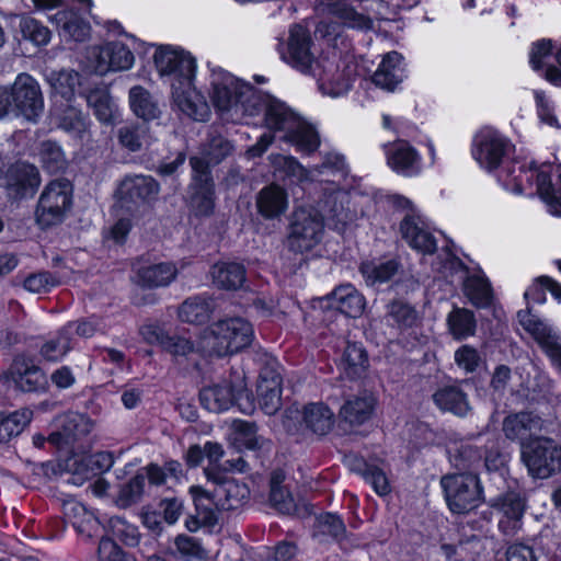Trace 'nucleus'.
Wrapping results in <instances>:
<instances>
[{"mask_svg":"<svg viewBox=\"0 0 561 561\" xmlns=\"http://www.w3.org/2000/svg\"><path fill=\"white\" fill-rule=\"evenodd\" d=\"M403 79L402 56L390 51L382 58L373 75V82L387 91H393Z\"/></svg>","mask_w":561,"mask_h":561,"instance_id":"cd10ccee","label":"nucleus"},{"mask_svg":"<svg viewBox=\"0 0 561 561\" xmlns=\"http://www.w3.org/2000/svg\"><path fill=\"white\" fill-rule=\"evenodd\" d=\"M259 213L266 219H274L282 216L288 207L286 191L272 184L262 188L256 198Z\"/></svg>","mask_w":561,"mask_h":561,"instance_id":"c85d7f7f","label":"nucleus"},{"mask_svg":"<svg viewBox=\"0 0 561 561\" xmlns=\"http://www.w3.org/2000/svg\"><path fill=\"white\" fill-rule=\"evenodd\" d=\"M481 459V451L469 444L461 445L450 456V461L454 467L462 472H471Z\"/></svg>","mask_w":561,"mask_h":561,"instance_id":"6e6d98bb","label":"nucleus"},{"mask_svg":"<svg viewBox=\"0 0 561 561\" xmlns=\"http://www.w3.org/2000/svg\"><path fill=\"white\" fill-rule=\"evenodd\" d=\"M358 471L378 495L386 496L391 492L390 482L386 473L376 465L363 462Z\"/></svg>","mask_w":561,"mask_h":561,"instance_id":"864d4df0","label":"nucleus"},{"mask_svg":"<svg viewBox=\"0 0 561 561\" xmlns=\"http://www.w3.org/2000/svg\"><path fill=\"white\" fill-rule=\"evenodd\" d=\"M175 552L185 561L199 560L205 557V551L201 543L193 537L186 535H179L174 538Z\"/></svg>","mask_w":561,"mask_h":561,"instance_id":"bf43d9fd","label":"nucleus"},{"mask_svg":"<svg viewBox=\"0 0 561 561\" xmlns=\"http://www.w3.org/2000/svg\"><path fill=\"white\" fill-rule=\"evenodd\" d=\"M214 283L224 289H238L245 280L244 266L236 262L216 263L210 271Z\"/></svg>","mask_w":561,"mask_h":561,"instance_id":"72a5a7b5","label":"nucleus"},{"mask_svg":"<svg viewBox=\"0 0 561 561\" xmlns=\"http://www.w3.org/2000/svg\"><path fill=\"white\" fill-rule=\"evenodd\" d=\"M159 192L158 183L147 175H128L118 185L117 196L123 205L138 206L154 198Z\"/></svg>","mask_w":561,"mask_h":561,"instance_id":"2eb2a0df","label":"nucleus"},{"mask_svg":"<svg viewBox=\"0 0 561 561\" xmlns=\"http://www.w3.org/2000/svg\"><path fill=\"white\" fill-rule=\"evenodd\" d=\"M311 36L307 28L301 25H294L289 30L287 44L279 43L278 51L282 59L304 73L312 71L316 62L311 51Z\"/></svg>","mask_w":561,"mask_h":561,"instance_id":"9d476101","label":"nucleus"},{"mask_svg":"<svg viewBox=\"0 0 561 561\" xmlns=\"http://www.w3.org/2000/svg\"><path fill=\"white\" fill-rule=\"evenodd\" d=\"M95 71L104 75L108 71L127 70L134 64V54L123 43L111 42L93 49Z\"/></svg>","mask_w":561,"mask_h":561,"instance_id":"dca6fc26","label":"nucleus"},{"mask_svg":"<svg viewBox=\"0 0 561 561\" xmlns=\"http://www.w3.org/2000/svg\"><path fill=\"white\" fill-rule=\"evenodd\" d=\"M463 293L478 308H486L492 302L491 285L484 276H468L463 283Z\"/></svg>","mask_w":561,"mask_h":561,"instance_id":"c03bdc74","label":"nucleus"},{"mask_svg":"<svg viewBox=\"0 0 561 561\" xmlns=\"http://www.w3.org/2000/svg\"><path fill=\"white\" fill-rule=\"evenodd\" d=\"M234 390L227 381L205 387L199 392L202 405L210 412H222L233 404Z\"/></svg>","mask_w":561,"mask_h":561,"instance_id":"7c9ffc66","label":"nucleus"},{"mask_svg":"<svg viewBox=\"0 0 561 561\" xmlns=\"http://www.w3.org/2000/svg\"><path fill=\"white\" fill-rule=\"evenodd\" d=\"M56 20L62 23L64 33L76 42H82L90 35V25L72 12H58Z\"/></svg>","mask_w":561,"mask_h":561,"instance_id":"8fccbe9b","label":"nucleus"},{"mask_svg":"<svg viewBox=\"0 0 561 561\" xmlns=\"http://www.w3.org/2000/svg\"><path fill=\"white\" fill-rule=\"evenodd\" d=\"M118 142L130 152L139 151L150 142L149 126L146 122L127 124L117 130Z\"/></svg>","mask_w":561,"mask_h":561,"instance_id":"a19ab883","label":"nucleus"},{"mask_svg":"<svg viewBox=\"0 0 561 561\" xmlns=\"http://www.w3.org/2000/svg\"><path fill=\"white\" fill-rule=\"evenodd\" d=\"M19 28L25 39L42 46L50 41V31L31 16H23L20 20Z\"/></svg>","mask_w":561,"mask_h":561,"instance_id":"5fc2aeb1","label":"nucleus"},{"mask_svg":"<svg viewBox=\"0 0 561 561\" xmlns=\"http://www.w3.org/2000/svg\"><path fill=\"white\" fill-rule=\"evenodd\" d=\"M283 170L285 174L290 178L293 181L297 183H304L307 181H311L313 171L307 170L304 165H301L295 158L293 157H284L283 159Z\"/></svg>","mask_w":561,"mask_h":561,"instance_id":"338daca9","label":"nucleus"},{"mask_svg":"<svg viewBox=\"0 0 561 561\" xmlns=\"http://www.w3.org/2000/svg\"><path fill=\"white\" fill-rule=\"evenodd\" d=\"M433 401L439 410L459 416L466 415L470 409L467 394L456 386L437 389L433 394Z\"/></svg>","mask_w":561,"mask_h":561,"instance_id":"2f4dec72","label":"nucleus"},{"mask_svg":"<svg viewBox=\"0 0 561 561\" xmlns=\"http://www.w3.org/2000/svg\"><path fill=\"white\" fill-rule=\"evenodd\" d=\"M10 378L16 388L25 392L43 388L45 376L42 369L24 357H16L10 369Z\"/></svg>","mask_w":561,"mask_h":561,"instance_id":"b1692460","label":"nucleus"},{"mask_svg":"<svg viewBox=\"0 0 561 561\" xmlns=\"http://www.w3.org/2000/svg\"><path fill=\"white\" fill-rule=\"evenodd\" d=\"M282 378L279 375L266 373L260 375L257 382V401L262 411L267 415L275 414L282 405Z\"/></svg>","mask_w":561,"mask_h":561,"instance_id":"a878e982","label":"nucleus"},{"mask_svg":"<svg viewBox=\"0 0 561 561\" xmlns=\"http://www.w3.org/2000/svg\"><path fill=\"white\" fill-rule=\"evenodd\" d=\"M543 421L530 412H519L506 416L503 421V433L510 440L528 442L533 434L542 430Z\"/></svg>","mask_w":561,"mask_h":561,"instance_id":"412c9836","label":"nucleus"},{"mask_svg":"<svg viewBox=\"0 0 561 561\" xmlns=\"http://www.w3.org/2000/svg\"><path fill=\"white\" fill-rule=\"evenodd\" d=\"M513 144L500 131L484 127L480 129L472 142V156L485 170L497 169L510 157Z\"/></svg>","mask_w":561,"mask_h":561,"instance_id":"6e6552de","label":"nucleus"},{"mask_svg":"<svg viewBox=\"0 0 561 561\" xmlns=\"http://www.w3.org/2000/svg\"><path fill=\"white\" fill-rule=\"evenodd\" d=\"M264 112V124L274 133H283V139L298 147L299 150L312 152L320 145L316 129L296 114L284 102L262 98L259 113Z\"/></svg>","mask_w":561,"mask_h":561,"instance_id":"f03ea898","label":"nucleus"},{"mask_svg":"<svg viewBox=\"0 0 561 561\" xmlns=\"http://www.w3.org/2000/svg\"><path fill=\"white\" fill-rule=\"evenodd\" d=\"M233 151L232 144L224 138L222 136H213L204 144L201 148V156H194L193 158H199L207 165L209 171L210 165L220 163L224 159L230 156Z\"/></svg>","mask_w":561,"mask_h":561,"instance_id":"a18cd8bd","label":"nucleus"},{"mask_svg":"<svg viewBox=\"0 0 561 561\" xmlns=\"http://www.w3.org/2000/svg\"><path fill=\"white\" fill-rule=\"evenodd\" d=\"M520 460L534 479H549L561 471V445L553 438L536 436L522 443Z\"/></svg>","mask_w":561,"mask_h":561,"instance_id":"20e7f679","label":"nucleus"},{"mask_svg":"<svg viewBox=\"0 0 561 561\" xmlns=\"http://www.w3.org/2000/svg\"><path fill=\"white\" fill-rule=\"evenodd\" d=\"M356 76V66L343 60L335 66L324 68L320 80L322 85H329L332 95L337 96L350 90Z\"/></svg>","mask_w":561,"mask_h":561,"instance_id":"393cba45","label":"nucleus"},{"mask_svg":"<svg viewBox=\"0 0 561 561\" xmlns=\"http://www.w3.org/2000/svg\"><path fill=\"white\" fill-rule=\"evenodd\" d=\"M99 561H136V559L126 552L111 538L103 537L98 548Z\"/></svg>","mask_w":561,"mask_h":561,"instance_id":"e2e57ef3","label":"nucleus"},{"mask_svg":"<svg viewBox=\"0 0 561 561\" xmlns=\"http://www.w3.org/2000/svg\"><path fill=\"white\" fill-rule=\"evenodd\" d=\"M386 156L388 165L399 174L412 176L421 171V157L408 141L398 140L386 146Z\"/></svg>","mask_w":561,"mask_h":561,"instance_id":"a211bd4d","label":"nucleus"},{"mask_svg":"<svg viewBox=\"0 0 561 561\" xmlns=\"http://www.w3.org/2000/svg\"><path fill=\"white\" fill-rule=\"evenodd\" d=\"M537 191L551 214L561 216V164L536 168Z\"/></svg>","mask_w":561,"mask_h":561,"instance_id":"4468645a","label":"nucleus"},{"mask_svg":"<svg viewBox=\"0 0 561 561\" xmlns=\"http://www.w3.org/2000/svg\"><path fill=\"white\" fill-rule=\"evenodd\" d=\"M162 350L170 354L175 362H180L181 358H187L195 351H198V346L195 347L188 337L169 334Z\"/></svg>","mask_w":561,"mask_h":561,"instance_id":"13d9d810","label":"nucleus"},{"mask_svg":"<svg viewBox=\"0 0 561 561\" xmlns=\"http://www.w3.org/2000/svg\"><path fill=\"white\" fill-rule=\"evenodd\" d=\"M341 365L348 378L360 377L368 367V358L364 347L357 343H347L342 355Z\"/></svg>","mask_w":561,"mask_h":561,"instance_id":"37998d69","label":"nucleus"},{"mask_svg":"<svg viewBox=\"0 0 561 561\" xmlns=\"http://www.w3.org/2000/svg\"><path fill=\"white\" fill-rule=\"evenodd\" d=\"M503 517L499 522L500 529L505 535H515L520 528V519L525 510V501L517 492H506L500 495L493 503Z\"/></svg>","mask_w":561,"mask_h":561,"instance_id":"aec40b11","label":"nucleus"},{"mask_svg":"<svg viewBox=\"0 0 561 561\" xmlns=\"http://www.w3.org/2000/svg\"><path fill=\"white\" fill-rule=\"evenodd\" d=\"M553 48L552 41L546 38L535 42L531 46L529 54L530 66L535 71H541L542 77L547 68L543 60L552 54Z\"/></svg>","mask_w":561,"mask_h":561,"instance_id":"680f3d73","label":"nucleus"},{"mask_svg":"<svg viewBox=\"0 0 561 561\" xmlns=\"http://www.w3.org/2000/svg\"><path fill=\"white\" fill-rule=\"evenodd\" d=\"M398 264L390 260L387 262H364L360 265V273L366 283L370 286L389 280L397 272Z\"/></svg>","mask_w":561,"mask_h":561,"instance_id":"09e8293b","label":"nucleus"},{"mask_svg":"<svg viewBox=\"0 0 561 561\" xmlns=\"http://www.w3.org/2000/svg\"><path fill=\"white\" fill-rule=\"evenodd\" d=\"M455 362L467 373H472L479 367L481 357L472 346L462 345L455 352Z\"/></svg>","mask_w":561,"mask_h":561,"instance_id":"0e129e2a","label":"nucleus"},{"mask_svg":"<svg viewBox=\"0 0 561 561\" xmlns=\"http://www.w3.org/2000/svg\"><path fill=\"white\" fill-rule=\"evenodd\" d=\"M330 300L332 307L347 317L357 318L365 309L364 296L351 284L336 287Z\"/></svg>","mask_w":561,"mask_h":561,"instance_id":"c756f323","label":"nucleus"},{"mask_svg":"<svg viewBox=\"0 0 561 561\" xmlns=\"http://www.w3.org/2000/svg\"><path fill=\"white\" fill-rule=\"evenodd\" d=\"M524 329L531 334L547 356L561 351V335L543 321L518 313Z\"/></svg>","mask_w":561,"mask_h":561,"instance_id":"5701e85b","label":"nucleus"},{"mask_svg":"<svg viewBox=\"0 0 561 561\" xmlns=\"http://www.w3.org/2000/svg\"><path fill=\"white\" fill-rule=\"evenodd\" d=\"M214 311L210 299L194 296L187 298L179 308V318L191 324H203L207 322Z\"/></svg>","mask_w":561,"mask_h":561,"instance_id":"e433bc0d","label":"nucleus"},{"mask_svg":"<svg viewBox=\"0 0 561 561\" xmlns=\"http://www.w3.org/2000/svg\"><path fill=\"white\" fill-rule=\"evenodd\" d=\"M254 337L252 324L241 317L220 319L199 335L198 352L205 356L224 357L251 345Z\"/></svg>","mask_w":561,"mask_h":561,"instance_id":"7ed1b4c3","label":"nucleus"},{"mask_svg":"<svg viewBox=\"0 0 561 561\" xmlns=\"http://www.w3.org/2000/svg\"><path fill=\"white\" fill-rule=\"evenodd\" d=\"M32 411L22 409L14 411L0 420V437L10 438L19 435L31 422Z\"/></svg>","mask_w":561,"mask_h":561,"instance_id":"603ef678","label":"nucleus"},{"mask_svg":"<svg viewBox=\"0 0 561 561\" xmlns=\"http://www.w3.org/2000/svg\"><path fill=\"white\" fill-rule=\"evenodd\" d=\"M204 471L208 481L214 483V489L209 493L217 510H236L248 500L250 491L245 484L227 478L214 468H205Z\"/></svg>","mask_w":561,"mask_h":561,"instance_id":"9b49d317","label":"nucleus"},{"mask_svg":"<svg viewBox=\"0 0 561 561\" xmlns=\"http://www.w3.org/2000/svg\"><path fill=\"white\" fill-rule=\"evenodd\" d=\"M178 274L175 263L161 262L137 267L134 282L144 288L167 287L175 280Z\"/></svg>","mask_w":561,"mask_h":561,"instance_id":"4be33fe9","label":"nucleus"},{"mask_svg":"<svg viewBox=\"0 0 561 561\" xmlns=\"http://www.w3.org/2000/svg\"><path fill=\"white\" fill-rule=\"evenodd\" d=\"M323 3L330 13L339 16L350 27L368 30L373 26L370 18L350 7L346 0H323Z\"/></svg>","mask_w":561,"mask_h":561,"instance_id":"58836bf2","label":"nucleus"},{"mask_svg":"<svg viewBox=\"0 0 561 561\" xmlns=\"http://www.w3.org/2000/svg\"><path fill=\"white\" fill-rule=\"evenodd\" d=\"M38 154L43 167L48 172L56 173L66 169L67 160L56 142L50 140L42 142Z\"/></svg>","mask_w":561,"mask_h":561,"instance_id":"3c124183","label":"nucleus"},{"mask_svg":"<svg viewBox=\"0 0 561 561\" xmlns=\"http://www.w3.org/2000/svg\"><path fill=\"white\" fill-rule=\"evenodd\" d=\"M270 501L272 506L282 514H293L296 504L290 493L283 485H278L274 478L271 482Z\"/></svg>","mask_w":561,"mask_h":561,"instance_id":"052dcab7","label":"nucleus"},{"mask_svg":"<svg viewBox=\"0 0 561 561\" xmlns=\"http://www.w3.org/2000/svg\"><path fill=\"white\" fill-rule=\"evenodd\" d=\"M73 187L67 179L50 181L43 190L35 216L37 224L48 228L60 224L72 206Z\"/></svg>","mask_w":561,"mask_h":561,"instance_id":"423d86ee","label":"nucleus"},{"mask_svg":"<svg viewBox=\"0 0 561 561\" xmlns=\"http://www.w3.org/2000/svg\"><path fill=\"white\" fill-rule=\"evenodd\" d=\"M440 485L447 505L455 514H467L482 502V489L477 474L472 472L446 474Z\"/></svg>","mask_w":561,"mask_h":561,"instance_id":"0eeeda50","label":"nucleus"},{"mask_svg":"<svg viewBox=\"0 0 561 561\" xmlns=\"http://www.w3.org/2000/svg\"><path fill=\"white\" fill-rule=\"evenodd\" d=\"M146 477L144 474H136L131 478L119 492V499L124 504L136 502L142 494L145 488Z\"/></svg>","mask_w":561,"mask_h":561,"instance_id":"774afa93","label":"nucleus"},{"mask_svg":"<svg viewBox=\"0 0 561 561\" xmlns=\"http://www.w3.org/2000/svg\"><path fill=\"white\" fill-rule=\"evenodd\" d=\"M154 64L160 75L172 76V82L186 84L192 81L196 64L195 59L186 51L163 47L156 51Z\"/></svg>","mask_w":561,"mask_h":561,"instance_id":"f8f14e48","label":"nucleus"},{"mask_svg":"<svg viewBox=\"0 0 561 561\" xmlns=\"http://www.w3.org/2000/svg\"><path fill=\"white\" fill-rule=\"evenodd\" d=\"M15 116L36 121L44 110V100L37 81L27 73L16 77L11 90Z\"/></svg>","mask_w":561,"mask_h":561,"instance_id":"1a4fd4ad","label":"nucleus"},{"mask_svg":"<svg viewBox=\"0 0 561 561\" xmlns=\"http://www.w3.org/2000/svg\"><path fill=\"white\" fill-rule=\"evenodd\" d=\"M447 324L450 334L456 340H465L474 335L477 329L474 313L466 308H454L447 317Z\"/></svg>","mask_w":561,"mask_h":561,"instance_id":"79ce46f5","label":"nucleus"},{"mask_svg":"<svg viewBox=\"0 0 561 561\" xmlns=\"http://www.w3.org/2000/svg\"><path fill=\"white\" fill-rule=\"evenodd\" d=\"M69 328L62 327L56 335L50 336L42 344L39 355L44 360L50 363L60 362L73 348L75 339L69 336Z\"/></svg>","mask_w":561,"mask_h":561,"instance_id":"f704fd0d","label":"nucleus"},{"mask_svg":"<svg viewBox=\"0 0 561 561\" xmlns=\"http://www.w3.org/2000/svg\"><path fill=\"white\" fill-rule=\"evenodd\" d=\"M59 284V278L47 271L30 274L23 280L24 289L33 294L47 293Z\"/></svg>","mask_w":561,"mask_h":561,"instance_id":"4d7b16f0","label":"nucleus"},{"mask_svg":"<svg viewBox=\"0 0 561 561\" xmlns=\"http://www.w3.org/2000/svg\"><path fill=\"white\" fill-rule=\"evenodd\" d=\"M190 163L193 170V183L191 195V207L198 216H208L213 213L214 202V182L210 171L199 158H191Z\"/></svg>","mask_w":561,"mask_h":561,"instance_id":"ddd939ff","label":"nucleus"},{"mask_svg":"<svg viewBox=\"0 0 561 561\" xmlns=\"http://www.w3.org/2000/svg\"><path fill=\"white\" fill-rule=\"evenodd\" d=\"M302 421L316 434L328 433L333 425V412L323 403H310L302 410Z\"/></svg>","mask_w":561,"mask_h":561,"instance_id":"4c0bfd02","label":"nucleus"},{"mask_svg":"<svg viewBox=\"0 0 561 561\" xmlns=\"http://www.w3.org/2000/svg\"><path fill=\"white\" fill-rule=\"evenodd\" d=\"M348 203L350 196L345 190L335 186L325 188L319 211L323 218L332 221L336 229H342L354 219V214L346 207Z\"/></svg>","mask_w":561,"mask_h":561,"instance_id":"f3484780","label":"nucleus"},{"mask_svg":"<svg viewBox=\"0 0 561 561\" xmlns=\"http://www.w3.org/2000/svg\"><path fill=\"white\" fill-rule=\"evenodd\" d=\"M87 102L100 122L105 124L113 123L117 107L105 87H99L89 91Z\"/></svg>","mask_w":561,"mask_h":561,"instance_id":"ea45409f","label":"nucleus"},{"mask_svg":"<svg viewBox=\"0 0 561 561\" xmlns=\"http://www.w3.org/2000/svg\"><path fill=\"white\" fill-rule=\"evenodd\" d=\"M190 491L194 499L198 520L204 523V527L215 526L218 522V514L215 510L216 504L214 503L213 495L209 491L198 485L191 486Z\"/></svg>","mask_w":561,"mask_h":561,"instance_id":"49530a36","label":"nucleus"},{"mask_svg":"<svg viewBox=\"0 0 561 561\" xmlns=\"http://www.w3.org/2000/svg\"><path fill=\"white\" fill-rule=\"evenodd\" d=\"M374 409L375 398L366 393L348 399L342 405L340 414L351 425H360L371 417Z\"/></svg>","mask_w":561,"mask_h":561,"instance_id":"473e14b6","label":"nucleus"},{"mask_svg":"<svg viewBox=\"0 0 561 561\" xmlns=\"http://www.w3.org/2000/svg\"><path fill=\"white\" fill-rule=\"evenodd\" d=\"M385 319L388 325L405 331L417 324L419 313L407 301L393 300L387 305Z\"/></svg>","mask_w":561,"mask_h":561,"instance_id":"c9c22d12","label":"nucleus"},{"mask_svg":"<svg viewBox=\"0 0 561 561\" xmlns=\"http://www.w3.org/2000/svg\"><path fill=\"white\" fill-rule=\"evenodd\" d=\"M171 85L173 90V101L179 110L194 121H204L207 116L208 108L192 89V81H190L187 85L183 83L176 84V82H172Z\"/></svg>","mask_w":561,"mask_h":561,"instance_id":"bb28decb","label":"nucleus"},{"mask_svg":"<svg viewBox=\"0 0 561 561\" xmlns=\"http://www.w3.org/2000/svg\"><path fill=\"white\" fill-rule=\"evenodd\" d=\"M83 465L91 474L108 471L113 463L114 458L111 453L100 451L89 455L82 459Z\"/></svg>","mask_w":561,"mask_h":561,"instance_id":"69168bd1","label":"nucleus"},{"mask_svg":"<svg viewBox=\"0 0 561 561\" xmlns=\"http://www.w3.org/2000/svg\"><path fill=\"white\" fill-rule=\"evenodd\" d=\"M211 100L226 119L238 123L259 114L262 95L249 83L219 70L211 76Z\"/></svg>","mask_w":561,"mask_h":561,"instance_id":"f257e3e1","label":"nucleus"},{"mask_svg":"<svg viewBox=\"0 0 561 561\" xmlns=\"http://www.w3.org/2000/svg\"><path fill=\"white\" fill-rule=\"evenodd\" d=\"M288 229L286 243L290 251L295 253L311 251L322 241L323 216L312 207H299L294 210Z\"/></svg>","mask_w":561,"mask_h":561,"instance_id":"39448f33","label":"nucleus"},{"mask_svg":"<svg viewBox=\"0 0 561 561\" xmlns=\"http://www.w3.org/2000/svg\"><path fill=\"white\" fill-rule=\"evenodd\" d=\"M129 102L134 113L149 121L158 117L159 108L152 100L150 93L140 85L133 87L129 91Z\"/></svg>","mask_w":561,"mask_h":561,"instance_id":"de8ad7c7","label":"nucleus"},{"mask_svg":"<svg viewBox=\"0 0 561 561\" xmlns=\"http://www.w3.org/2000/svg\"><path fill=\"white\" fill-rule=\"evenodd\" d=\"M400 231L411 248L427 254L435 252L436 240L419 215H407L401 221Z\"/></svg>","mask_w":561,"mask_h":561,"instance_id":"6ab92c4d","label":"nucleus"}]
</instances>
